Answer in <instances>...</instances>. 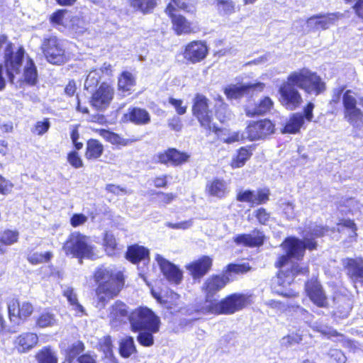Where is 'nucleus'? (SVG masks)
<instances>
[{
  "mask_svg": "<svg viewBox=\"0 0 363 363\" xmlns=\"http://www.w3.org/2000/svg\"><path fill=\"white\" fill-rule=\"evenodd\" d=\"M250 267L248 264H230L227 266V272H233L235 274H242L248 272Z\"/></svg>",
  "mask_w": 363,
  "mask_h": 363,
  "instance_id": "obj_59",
  "label": "nucleus"
},
{
  "mask_svg": "<svg viewBox=\"0 0 363 363\" xmlns=\"http://www.w3.org/2000/svg\"><path fill=\"white\" fill-rule=\"evenodd\" d=\"M338 19L337 13L313 16L308 18L307 26L313 30H325L334 25Z\"/></svg>",
  "mask_w": 363,
  "mask_h": 363,
  "instance_id": "obj_21",
  "label": "nucleus"
},
{
  "mask_svg": "<svg viewBox=\"0 0 363 363\" xmlns=\"http://www.w3.org/2000/svg\"><path fill=\"white\" fill-rule=\"evenodd\" d=\"M216 6L220 15L230 16L235 11V3L232 0H216Z\"/></svg>",
  "mask_w": 363,
  "mask_h": 363,
  "instance_id": "obj_41",
  "label": "nucleus"
},
{
  "mask_svg": "<svg viewBox=\"0 0 363 363\" xmlns=\"http://www.w3.org/2000/svg\"><path fill=\"white\" fill-rule=\"evenodd\" d=\"M94 278L99 284L96 290L97 307L103 308L122 289L124 284L123 274L120 272H115L111 267L101 266L96 269Z\"/></svg>",
  "mask_w": 363,
  "mask_h": 363,
  "instance_id": "obj_2",
  "label": "nucleus"
},
{
  "mask_svg": "<svg viewBox=\"0 0 363 363\" xmlns=\"http://www.w3.org/2000/svg\"><path fill=\"white\" fill-rule=\"evenodd\" d=\"M208 194L218 199L224 198L228 193V185L223 179H215L206 186Z\"/></svg>",
  "mask_w": 363,
  "mask_h": 363,
  "instance_id": "obj_28",
  "label": "nucleus"
},
{
  "mask_svg": "<svg viewBox=\"0 0 363 363\" xmlns=\"http://www.w3.org/2000/svg\"><path fill=\"white\" fill-rule=\"evenodd\" d=\"M128 320L133 331L158 332L160 330V318L147 307L136 308L130 313Z\"/></svg>",
  "mask_w": 363,
  "mask_h": 363,
  "instance_id": "obj_5",
  "label": "nucleus"
},
{
  "mask_svg": "<svg viewBox=\"0 0 363 363\" xmlns=\"http://www.w3.org/2000/svg\"><path fill=\"white\" fill-rule=\"evenodd\" d=\"M50 127V123L49 119L44 118L43 121H39L35 123L32 131L38 135H42L49 130Z\"/></svg>",
  "mask_w": 363,
  "mask_h": 363,
  "instance_id": "obj_52",
  "label": "nucleus"
},
{
  "mask_svg": "<svg viewBox=\"0 0 363 363\" xmlns=\"http://www.w3.org/2000/svg\"><path fill=\"white\" fill-rule=\"evenodd\" d=\"M159 162L163 164L179 165L186 162L189 155L185 152L178 151L174 148L169 149L157 156Z\"/></svg>",
  "mask_w": 363,
  "mask_h": 363,
  "instance_id": "obj_25",
  "label": "nucleus"
},
{
  "mask_svg": "<svg viewBox=\"0 0 363 363\" xmlns=\"http://www.w3.org/2000/svg\"><path fill=\"white\" fill-rule=\"evenodd\" d=\"M330 355L332 358H334L337 363H345L347 359L343 352L339 350H331Z\"/></svg>",
  "mask_w": 363,
  "mask_h": 363,
  "instance_id": "obj_64",
  "label": "nucleus"
},
{
  "mask_svg": "<svg viewBox=\"0 0 363 363\" xmlns=\"http://www.w3.org/2000/svg\"><path fill=\"white\" fill-rule=\"evenodd\" d=\"M120 354L123 357H129L132 354L136 352L133 338L126 337L121 340L119 347Z\"/></svg>",
  "mask_w": 363,
  "mask_h": 363,
  "instance_id": "obj_39",
  "label": "nucleus"
},
{
  "mask_svg": "<svg viewBox=\"0 0 363 363\" xmlns=\"http://www.w3.org/2000/svg\"><path fill=\"white\" fill-rule=\"evenodd\" d=\"M342 265L347 276L353 282L363 279V257L344 259Z\"/></svg>",
  "mask_w": 363,
  "mask_h": 363,
  "instance_id": "obj_22",
  "label": "nucleus"
},
{
  "mask_svg": "<svg viewBox=\"0 0 363 363\" xmlns=\"http://www.w3.org/2000/svg\"><path fill=\"white\" fill-rule=\"evenodd\" d=\"M316 245V242L309 239L307 235H303V240L295 237H289L284 240L281 247L286 255H281L275 264L280 269L272 284L273 289L277 294L287 297L296 296L294 291H288L286 288L292 283L295 276L306 274L308 268L298 264H291V259H301L306 248L313 250Z\"/></svg>",
  "mask_w": 363,
  "mask_h": 363,
  "instance_id": "obj_1",
  "label": "nucleus"
},
{
  "mask_svg": "<svg viewBox=\"0 0 363 363\" xmlns=\"http://www.w3.org/2000/svg\"><path fill=\"white\" fill-rule=\"evenodd\" d=\"M246 138L245 132L240 134L239 132L230 133L228 136H221L220 140L228 144H231Z\"/></svg>",
  "mask_w": 363,
  "mask_h": 363,
  "instance_id": "obj_55",
  "label": "nucleus"
},
{
  "mask_svg": "<svg viewBox=\"0 0 363 363\" xmlns=\"http://www.w3.org/2000/svg\"><path fill=\"white\" fill-rule=\"evenodd\" d=\"M274 131V125L267 119L251 123L245 130L246 138L251 141L264 139Z\"/></svg>",
  "mask_w": 363,
  "mask_h": 363,
  "instance_id": "obj_13",
  "label": "nucleus"
},
{
  "mask_svg": "<svg viewBox=\"0 0 363 363\" xmlns=\"http://www.w3.org/2000/svg\"><path fill=\"white\" fill-rule=\"evenodd\" d=\"M255 216L259 223L263 225H266L270 218L269 213L263 208H260L256 211Z\"/></svg>",
  "mask_w": 363,
  "mask_h": 363,
  "instance_id": "obj_62",
  "label": "nucleus"
},
{
  "mask_svg": "<svg viewBox=\"0 0 363 363\" xmlns=\"http://www.w3.org/2000/svg\"><path fill=\"white\" fill-rule=\"evenodd\" d=\"M327 231V228L323 226L318 225L316 224H311L308 227L306 228L303 232V236L305 235H308L309 239L313 240V237L318 238L323 236L325 233Z\"/></svg>",
  "mask_w": 363,
  "mask_h": 363,
  "instance_id": "obj_45",
  "label": "nucleus"
},
{
  "mask_svg": "<svg viewBox=\"0 0 363 363\" xmlns=\"http://www.w3.org/2000/svg\"><path fill=\"white\" fill-rule=\"evenodd\" d=\"M128 308L125 304L116 301L111 308L109 318L112 327L117 328L128 318Z\"/></svg>",
  "mask_w": 363,
  "mask_h": 363,
  "instance_id": "obj_24",
  "label": "nucleus"
},
{
  "mask_svg": "<svg viewBox=\"0 0 363 363\" xmlns=\"http://www.w3.org/2000/svg\"><path fill=\"white\" fill-rule=\"evenodd\" d=\"M194 116L198 119L201 125L208 131L217 132L218 128L212 123V114L208 109L207 98L196 94L192 108Z\"/></svg>",
  "mask_w": 363,
  "mask_h": 363,
  "instance_id": "obj_12",
  "label": "nucleus"
},
{
  "mask_svg": "<svg viewBox=\"0 0 363 363\" xmlns=\"http://www.w3.org/2000/svg\"><path fill=\"white\" fill-rule=\"evenodd\" d=\"M273 107L272 100L268 97H264L258 104L254 106H247L245 109L246 114L249 116H254L256 115H262L269 112Z\"/></svg>",
  "mask_w": 363,
  "mask_h": 363,
  "instance_id": "obj_29",
  "label": "nucleus"
},
{
  "mask_svg": "<svg viewBox=\"0 0 363 363\" xmlns=\"http://www.w3.org/2000/svg\"><path fill=\"white\" fill-rule=\"evenodd\" d=\"M128 119L133 123L137 125L147 124L150 121L149 113L143 108L133 107L129 108L127 114Z\"/></svg>",
  "mask_w": 363,
  "mask_h": 363,
  "instance_id": "obj_30",
  "label": "nucleus"
},
{
  "mask_svg": "<svg viewBox=\"0 0 363 363\" xmlns=\"http://www.w3.org/2000/svg\"><path fill=\"white\" fill-rule=\"evenodd\" d=\"M292 72L288 76L287 80L281 84L279 89V101L286 109L293 111L302 103V97L298 89L296 79H292Z\"/></svg>",
  "mask_w": 363,
  "mask_h": 363,
  "instance_id": "obj_9",
  "label": "nucleus"
},
{
  "mask_svg": "<svg viewBox=\"0 0 363 363\" xmlns=\"http://www.w3.org/2000/svg\"><path fill=\"white\" fill-rule=\"evenodd\" d=\"M84 350V345L82 342L73 344L67 352V355L64 363H71L72 360Z\"/></svg>",
  "mask_w": 363,
  "mask_h": 363,
  "instance_id": "obj_50",
  "label": "nucleus"
},
{
  "mask_svg": "<svg viewBox=\"0 0 363 363\" xmlns=\"http://www.w3.org/2000/svg\"><path fill=\"white\" fill-rule=\"evenodd\" d=\"M292 77L296 79L297 86L308 94L318 96L325 89V84L320 77L308 69L293 72Z\"/></svg>",
  "mask_w": 363,
  "mask_h": 363,
  "instance_id": "obj_6",
  "label": "nucleus"
},
{
  "mask_svg": "<svg viewBox=\"0 0 363 363\" xmlns=\"http://www.w3.org/2000/svg\"><path fill=\"white\" fill-rule=\"evenodd\" d=\"M113 96V87L104 82L93 93L91 103L97 110H105L109 106Z\"/></svg>",
  "mask_w": 363,
  "mask_h": 363,
  "instance_id": "obj_15",
  "label": "nucleus"
},
{
  "mask_svg": "<svg viewBox=\"0 0 363 363\" xmlns=\"http://www.w3.org/2000/svg\"><path fill=\"white\" fill-rule=\"evenodd\" d=\"M157 4L156 0H130V6L143 13H150Z\"/></svg>",
  "mask_w": 363,
  "mask_h": 363,
  "instance_id": "obj_35",
  "label": "nucleus"
},
{
  "mask_svg": "<svg viewBox=\"0 0 363 363\" xmlns=\"http://www.w3.org/2000/svg\"><path fill=\"white\" fill-rule=\"evenodd\" d=\"M306 291L313 303L319 307H325L327 298L322 286L316 278H312L305 285Z\"/></svg>",
  "mask_w": 363,
  "mask_h": 363,
  "instance_id": "obj_18",
  "label": "nucleus"
},
{
  "mask_svg": "<svg viewBox=\"0 0 363 363\" xmlns=\"http://www.w3.org/2000/svg\"><path fill=\"white\" fill-rule=\"evenodd\" d=\"M255 191H240L237 194V200L240 202H247L254 205Z\"/></svg>",
  "mask_w": 363,
  "mask_h": 363,
  "instance_id": "obj_57",
  "label": "nucleus"
},
{
  "mask_svg": "<svg viewBox=\"0 0 363 363\" xmlns=\"http://www.w3.org/2000/svg\"><path fill=\"white\" fill-rule=\"evenodd\" d=\"M104 152V146L96 140H89L86 144L85 156L88 160L98 159Z\"/></svg>",
  "mask_w": 363,
  "mask_h": 363,
  "instance_id": "obj_34",
  "label": "nucleus"
},
{
  "mask_svg": "<svg viewBox=\"0 0 363 363\" xmlns=\"http://www.w3.org/2000/svg\"><path fill=\"white\" fill-rule=\"evenodd\" d=\"M169 103L174 108L179 115H184L186 112L187 106L183 105L182 100L169 97Z\"/></svg>",
  "mask_w": 363,
  "mask_h": 363,
  "instance_id": "obj_58",
  "label": "nucleus"
},
{
  "mask_svg": "<svg viewBox=\"0 0 363 363\" xmlns=\"http://www.w3.org/2000/svg\"><path fill=\"white\" fill-rule=\"evenodd\" d=\"M148 257L149 250L145 247L138 245L129 247L126 253V258L133 263L140 262Z\"/></svg>",
  "mask_w": 363,
  "mask_h": 363,
  "instance_id": "obj_31",
  "label": "nucleus"
},
{
  "mask_svg": "<svg viewBox=\"0 0 363 363\" xmlns=\"http://www.w3.org/2000/svg\"><path fill=\"white\" fill-rule=\"evenodd\" d=\"M38 363H57L55 353L49 347H44L36 355Z\"/></svg>",
  "mask_w": 363,
  "mask_h": 363,
  "instance_id": "obj_43",
  "label": "nucleus"
},
{
  "mask_svg": "<svg viewBox=\"0 0 363 363\" xmlns=\"http://www.w3.org/2000/svg\"><path fill=\"white\" fill-rule=\"evenodd\" d=\"M165 12L171 18L173 29L177 35L189 34L194 32L191 23L182 15L177 14L171 3L167 6Z\"/></svg>",
  "mask_w": 363,
  "mask_h": 363,
  "instance_id": "obj_20",
  "label": "nucleus"
},
{
  "mask_svg": "<svg viewBox=\"0 0 363 363\" xmlns=\"http://www.w3.org/2000/svg\"><path fill=\"white\" fill-rule=\"evenodd\" d=\"M269 190L267 189L255 191L254 204L259 205L266 203L269 200Z\"/></svg>",
  "mask_w": 363,
  "mask_h": 363,
  "instance_id": "obj_56",
  "label": "nucleus"
},
{
  "mask_svg": "<svg viewBox=\"0 0 363 363\" xmlns=\"http://www.w3.org/2000/svg\"><path fill=\"white\" fill-rule=\"evenodd\" d=\"M217 99L218 100L219 103H220V105L218 108H217L216 111V118L221 123H225L231 119L232 113L228 109L227 105L223 103L222 97L220 95L218 96Z\"/></svg>",
  "mask_w": 363,
  "mask_h": 363,
  "instance_id": "obj_44",
  "label": "nucleus"
},
{
  "mask_svg": "<svg viewBox=\"0 0 363 363\" xmlns=\"http://www.w3.org/2000/svg\"><path fill=\"white\" fill-rule=\"evenodd\" d=\"M135 83V78L133 74L128 72H123L118 78V89L125 95L132 89Z\"/></svg>",
  "mask_w": 363,
  "mask_h": 363,
  "instance_id": "obj_36",
  "label": "nucleus"
},
{
  "mask_svg": "<svg viewBox=\"0 0 363 363\" xmlns=\"http://www.w3.org/2000/svg\"><path fill=\"white\" fill-rule=\"evenodd\" d=\"M304 123V116L301 113H294L286 123L283 133L294 134L299 131Z\"/></svg>",
  "mask_w": 363,
  "mask_h": 363,
  "instance_id": "obj_33",
  "label": "nucleus"
},
{
  "mask_svg": "<svg viewBox=\"0 0 363 363\" xmlns=\"http://www.w3.org/2000/svg\"><path fill=\"white\" fill-rule=\"evenodd\" d=\"M88 218L82 213H74L70 218V224L72 227L77 228L84 224Z\"/></svg>",
  "mask_w": 363,
  "mask_h": 363,
  "instance_id": "obj_61",
  "label": "nucleus"
},
{
  "mask_svg": "<svg viewBox=\"0 0 363 363\" xmlns=\"http://www.w3.org/2000/svg\"><path fill=\"white\" fill-rule=\"evenodd\" d=\"M41 50L47 61L53 65H61L67 60L63 42L55 36L44 38Z\"/></svg>",
  "mask_w": 363,
  "mask_h": 363,
  "instance_id": "obj_11",
  "label": "nucleus"
},
{
  "mask_svg": "<svg viewBox=\"0 0 363 363\" xmlns=\"http://www.w3.org/2000/svg\"><path fill=\"white\" fill-rule=\"evenodd\" d=\"M67 160L69 163L74 168H80L83 166V162L78 153L72 151L68 154Z\"/></svg>",
  "mask_w": 363,
  "mask_h": 363,
  "instance_id": "obj_60",
  "label": "nucleus"
},
{
  "mask_svg": "<svg viewBox=\"0 0 363 363\" xmlns=\"http://www.w3.org/2000/svg\"><path fill=\"white\" fill-rule=\"evenodd\" d=\"M52 257V253L50 252H45L40 253L33 252L28 249L27 259L32 264H38L48 262Z\"/></svg>",
  "mask_w": 363,
  "mask_h": 363,
  "instance_id": "obj_38",
  "label": "nucleus"
},
{
  "mask_svg": "<svg viewBox=\"0 0 363 363\" xmlns=\"http://www.w3.org/2000/svg\"><path fill=\"white\" fill-rule=\"evenodd\" d=\"M99 135L106 141L111 143L113 145H118L122 146L127 145V140L125 139L109 130L101 129L99 130Z\"/></svg>",
  "mask_w": 363,
  "mask_h": 363,
  "instance_id": "obj_42",
  "label": "nucleus"
},
{
  "mask_svg": "<svg viewBox=\"0 0 363 363\" xmlns=\"http://www.w3.org/2000/svg\"><path fill=\"white\" fill-rule=\"evenodd\" d=\"M24 57L23 48H14L7 42L5 35H0V91L6 86L4 74L13 83L15 75L20 74V68Z\"/></svg>",
  "mask_w": 363,
  "mask_h": 363,
  "instance_id": "obj_3",
  "label": "nucleus"
},
{
  "mask_svg": "<svg viewBox=\"0 0 363 363\" xmlns=\"http://www.w3.org/2000/svg\"><path fill=\"white\" fill-rule=\"evenodd\" d=\"M38 79V72L34 62L28 59L23 69L22 77L19 80H23L29 85L35 84Z\"/></svg>",
  "mask_w": 363,
  "mask_h": 363,
  "instance_id": "obj_32",
  "label": "nucleus"
},
{
  "mask_svg": "<svg viewBox=\"0 0 363 363\" xmlns=\"http://www.w3.org/2000/svg\"><path fill=\"white\" fill-rule=\"evenodd\" d=\"M62 250L66 255L79 259H93L96 257L90 238L79 232H73L68 236Z\"/></svg>",
  "mask_w": 363,
  "mask_h": 363,
  "instance_id": "obj_4",
  "label": "nucleus"
},
{
  "mask_svg": "<svg viewBox=\"0 0 363 363\" xmlns=\"http://www.w3.org/2000/svg\"><path fill=\"white\" fill-rule=\"evenodd\" d=\"M264 87L265 84L262 82L247 84H231L225 88L224 93L228 99H237L248 93L250 90L261 91Z\"/></svg>",
  "mask_w": 363,
  "mask_h": 363,
  "instance_id": "obj_19",
  "label": "nucleus"
},
{
  "mask_svg": "<svg viewBox=\"0 0 363 363\" xmlns=\"http://www.w3.org/2000/svg\"><path fill=\"white\" fill-rule=\"evenodd\" d=\"M100 348L106 357H111L113 355L112 341L110 336L104 337L100 341Z\"/></svg>",
  "mask_w": 363,
  "mask_h": 363,
  "instance_id": "obj_53",
  "label": "nucleus"
},
{
  "mask_svg": "<svg viewBox=\"0 0 363 363\" xmlns=\"http://www.w3.org/2000/svg\"><path fill=\"white\" fill-rule=\"evenodd\" d=\"M208 54V48L201 40H195L188 43L184 51V57L192 62L196 63L203 60Z\"/></svg>",
  "mask_w": 363,
  "mask_h": 363,
  "instance_id": "obj_17",
  "label": "nucleus"
},
{
  "mask_svg": "<svg viewBox=\"0 0 363 363\" xmlns=\"http://www.w3.org/2000/svg\"><path fill=\"white\" fill-rule=\"evenodd\" d=\"M247 301V297L243 294H231L220 301L211 303L206 315L233 314L243 308Z\"/></svg>",
  "mask_w": 363,
  "mask_h": 363,
  "instance_id": "obj_7",
  "label": "nucleus"
},
{
  "mask_svg": "<svg viewBox=\"0 0 363 363\" xmlns=\"http://www.w3.org/2000/svg\"><path fill=\"white\" fill-rule=\"evenodd\" d=\"M179 9L188 13H194L196 10V0H172Z\"/></svg>",
  "mask_w": 363,
  "mask_h": 363,
  "instance_id": "obj_49",
  "label": "nucleus"
},
{
  "mask_svg": "<svg viewBox=\"0 0 363 363\" xmlns=\"http://www.w3.org/2000/svg\"><path fill=\"white\" fill-rule=\"evenodd\" d=\"M212 259L208 256H203L196 261L190 263L187 269L194 278L203 277L210 269Z\"/></svg>",
  "mask_w": 363,
  "mask_h": 363,
  "instance_id": "obj_26",
  "label": "nucleus"
},
{
  "mask_svg": "<svg viewBox=\"0 0 363 363\" xmlns=\"http://www.w3.org/2000/svg\"><path fill=\"white\" fill-rule=\"evenodd\" d=\"M345 118L354 129L363 133V113L357 106V96L351 90H347L342 96Z\"/></svg>",
  "mask_w": 363,
  "mask_h": 363,
  "instance_id": "obj_8",
  "label": "nucleus"
},
{
  "mask_svg": "<svg viewBox=\"0 0 363 363\" xmlns=\"http://www.w3.org/2000/svg\"><path fill=\"white\" fill-rule=\"evenodd\" d=\"M155 259L165 278L171 283L179 284L183 278L182 271L173 263L160 255L157 254Z\"/></svg>",
  "mask_w": 363,
  "mask_h": 363,
  "instance_id": "obj_16",
  "label": "nucleus"
},
{
  "mask_svg": "<svg viewBox=\"0 0 363 363\" xmlns=\"http://www.w3.org/2000/svg\"><path fill=\"white\" fill-rule=\"evenodd\" d=\"M302 340L301 335L296 333L291 334L286 336H284L281 338L280 342L281 346L285 347H289L296 344H298Z\"/></svg>",
  "mask_w": 363,
  "mask_h": 363,
  "instance_id": "obj_51",
  "label": "nucleus"
},
{
  "mask_svg": "<svg viewBox=\"0 0 363 363\" xmlns=\"http://www.w3.org/2000/svg\"><path fill=\"white\" fill-rule=\"evenodd\" d=\"M9 316L11 322L19 325L21 320L29 317L33 311V305L27 301L20 303L18 300L12 299L8 303Z\"/></svg>",
  "mask_w": 363,
  "mask_h": 363,
  "instance_id": "obj_14",
  "label": "nucleus"
},
{
  "mask_svg": "<svg viewBox=\"0 0 363 363\" xmlns=\"http://www.w3.org/2000/svg\"><path fill=\"white\" fill-rule=\"evenodd\" d=\"M19 233L17 230H6L0 235V242L11 245L18 242Z\"/></svg>",
  "mask_w": 363,
  "mask_h": 363,
  "instance_id": "obj_46",
  "label": "nucleus"
},
{
  "mask_svg": "<svg viewBox=\"0 0 363 363\" xmlns=\"http://www.w3.org/2000/svg\"><path fill=\"white\" fill-rule=\"evenodd\" d=\"M101 69H94L89 73L84 82V88L88 90L98 84L101 79Z\"/></svg>",
  "mask_w": 363,
  "mask_h": 363,
  "instance_id": "obj_47",
  "label": "nucleus"
},
{
  "mask_svg": "<svg viewBox=\"0 0 363 363\" xmlns=\"http://www.w3.org/2000/svg\"><path fill=\"white\" fill-rule=\"evenodd\" d=\"M35 324L40 328L52 327L56 324V318L54 314L44 311L35 318Z\"/></svg>",
  "mask_w": 363,
  "mask_h": 363,
  "instance_id": "obj_40",
  "label": "nucleus"
},
{
  "mask_svg": "<svg viewBox=\"0 0 363 363\" xmlns=\"http://www.w3.org/2000/svg\"><path fill=\"white\" fill-rule=\"evenodd\" d=\"M38 342V336L36 333L27 332L19 335L14 340L13 344L19 353L29 352L36 346Z\"/></svg>",
  "mask_w": 363,
  "mask_h": 363,
  "instance_id": "obj_23",
  "label": "nucleus"
},
{
  "mask_svg": "<svg viewBox=\"0 0 363 363\" xmlns=\"http://www.w3.org/2000/svg\"><path fill=\"white\" fill-rule=\"evenodd\" d=\"M137 340L138 342L145 347H150L154 344L153 334L157 332H151L148 330H140Z\"/></svg>",
  "mask_w": 363,
  "mask_h": 363,
  "instance_id": "obj_48",
  "label": "nucleus"
},
{
  "mask_svg": "<svg viewBox=\"0 0 363 363\" xmlns=\"http://www.w3.org/2000/svg\"><path fill=\"white\" fill-rule=\"evenodd\" d=\"M106 250L108 255H112L116 247V241L114 236L109 233H106L104 238Z\"/></svg>",
  "mask_w": 363,
  "mask_h": 363,
  "instance_id": "obj_54",
  "label": "nucleus"
},
{
  "mask_svg": "<svg viewBox=\"0 0 363 363\" xmlns=\"http://www.w3.org/2000/svg\"><path fill=\"white\" fill-rule=\"evenodd\" d=\"M251 155V152L246 147L240 148L237 155L233 157L230 166L233 169L243 167L246 162L250 158Z\"/></svg>",
  "mask_w": 363,
  "mask_h": 363,
  "instance_id": "obj_37",
  "label": "nucleus"
},
{
  "mask_svg": "<svg viewBox=\"0 0 363 363\" xmlns=\"http://www.w3.org/2000/svg\"><path fill=\"white\" fill-rule=\"evenodd\" d=\"M264 235L259 230H254L250 234H241L235 238V242L238 245H243L247 247L260 246L263 244Z\"/></svg>",
  "mask_w": 363,
  "mask_h": 363,
  "instance_id": "obj_27",
  "label": "nucleus"
},
{
  "mask_svg": "<svg viewBox=\"0 0 363 363\" xmlns=\"http://www.w3.org/2000/svg\"><path fill=\"white\" fill-rule=\"evenodd\" d=\"M13 184L0 175V193L6 195L12 190Z\"/></svg>",
  "mask_w": 363,
  "mask_h": 363,
  "instance_id": "obj_63",
  "label": "nucleus"
},
{
  "mask_svg": "<svg viewBox=\"0 0 363 363\" xmlns=\"http://www.w3.org/2000/svg\"><path fill=\"white\" fill-rule=\"evenodd\" d=\"M228 281L229 279L225 275H213L205 281L202 289L206 294V297L205 302L200 308L201 313L206 314L210 305L218 301L215 298V295L224 288Z\"/></svg>",
  "mask_w": 363,
  "mask_h": 363,
  "instance_id": "obj_10",
  "label": "nucleus"
}]
</instances>
